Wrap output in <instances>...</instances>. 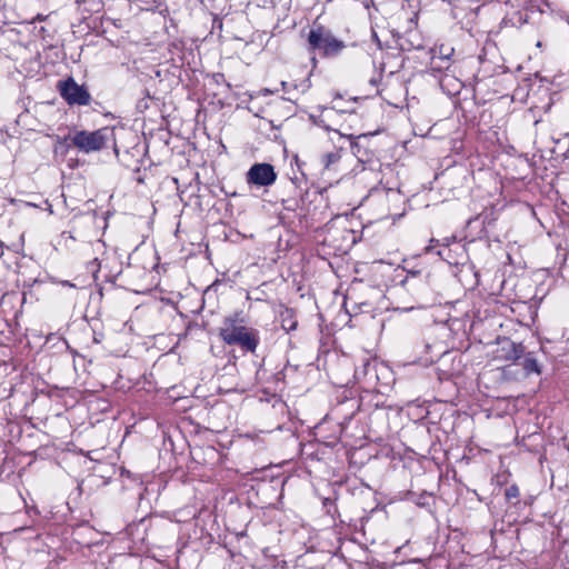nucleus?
<instances>
[{
    "label": "nucleus",
    "instance_id": "obj_9",
    "mask_svg": "<svg viewBox=\"0 0 569 569\" xmlns=\"http://www.w3.org/2000/svg\"><path fill=\"white\" fill-rule=\"evenodd\" d=\"M455 49L450 46L440 44L432 50V54H436L440 59V62L451 64L450 58L453 54Z\"/></svg>",
    "mask_w": 569,
    "mask_h": 569
},
{
    "label": "nucleus",
    "instance_id": "obj_20",
    "mask_svg": "<svg viewBox=\"0 0 569 569\" xmlns=\"http://www.w3.org/2000/svg\"><path fill=\"white\" fill-rule=\"evenodd\" d=\"M487 218H488V214L481 213V214H479L476 219H477V220H478V219H482V222L485 223V222H486V220H487Z\"/></svg>",
    "mask_w": 569,
    "mask_h": 569
},
{
    "label": "nucleus",
    "instance_id": "obj_16",
    "mask_svg": "<svg viewBox=\"0 0 569 569\" xmlns=\"http://www.w3.org/2000/svg\"><path fill=\"white\" fill-rule=\"evenodd\" d=\"M62 237L66 238V239H71V240H76V237L72 234L71 231H64L62 233Z\"/></svg>",
    "mask_w": 569,
    "mask_h": 569
},
{
    "label": "nucleus",
    "instance_id": "obj_8",
    "mask_svg": "<svg viewBox=\"0 0 569 569\" xmlns=\"http://www.w3.org/2000/svg\"><path fill=\"white\" fill-rule=\"evenodd\" d=\"M523 361H522V368L526 372V375L537 373L539 375L541 372L540 366L538 363V360L536 359L533 352H527L523 353Z\"/></svg>",
    "mask_w": 569,
    "mask_h": 569
},
{
    "label": "nucleus",
    "instance_id": "obj_21",
    "mask_svg": "<svg viewBox=\"0 0 569 569\" xmlns=\"http://www.w3.org/2000/svg\"><path fill=\"white\" fill-rule=\"evenodd\" d=\"M44 19H46V17H44V16H42V14H38V16L33 19V21H36V20H37V21H43Z\"/></svg>",
    "mask_w": 569,
    "mask_h": 569
},
{
    "label": "nucleus",
    "instance_id": "obj_25",
    "mask_svg": "<svg viewBox=\"0 0 569 569\" xmlns=\"http://www.w3.org/2000/svg\"><path fill=\"white\" fill-rule=\"evenodd\" d=\"M96 342H100L99 337H94Z\"/></svg>",
    "mask_w": 569,
    "mask_h": 569
},
{
    "label": "nucleus",
    "instance_id": "obj_5",
    "mask_svg": "<svg viewBox=\"0 0 569 569\" xmlns=\"http://www.w3.org/2000/svg\"><path fill=\"white\" fill-rule=\"evenodd\" d=\"M248 184L257 187H269L277 180V173L272 164L267 162L254 163L246 174Z\"/></svg>",
    "mask_w": 569,
    "mask_h": 569
},
{
    "label": "nucleus",
    "instance_id": "obj_18",
    "mask_svg": "<svg viewBox=\"0 0 569 569\" xmlns=\"http://www.w3.org/2000/svg\"><path fill=\"white\" fill-rule=\"evenodd\" d=\"M433 242H438V241H437L436 239H431V240H430V243H433ZM431 251H432V247H431V244H429V246H427V247L425 248V252H426V253H429V252H431Z\"/></svg>",
    "mask_w": 569,
    "mask_h": 569
},
{
    "label": "nucleus",
    "instance_id": "obj_10",
    "mask_svg": "<svg viewBox=\"0 0 569 569\" xmlns=\"http://www.w3.org/2000/svg\"><path fill=\"white\" fill-rule=\"evenodd\" d=\"M70 136L57 137L54 144V153L66 154L71 147H73Z\"/></svg>",
    "mask_w": 569,
    "mask_h": 569
},
{
    "label": "nucleus",
    "instance_id": "obj_14",
    "mask_svg": "<svg viewBox=\"0 0 569 569\" xmlns=\"http://www.w3.org/2000/svg\"><path fill=\"white\" fill-rule=\"evenodd\" d=\"M369 367H370V362L366 361L361 369H357L356 370V372H355L356 378L360 379L361 376L365 377L367 375V370H368Z\"/></svg>",
    "mask_w": 569,
    "mask_h": 569
},
{
    "label": "nucleus",
    "instance_id": "obj_15",
    "mask_svg": "<svg viewBox=\"0 0 569 569\" xmlns=\"http://www.w3.org/2000/svg\"><path fill=\"white\" fill-rule=\"evenodd\" d=\"M420 274L419 270H408V276L401 281V284L405 286L408 282L409 277H417Z\"/></svg>",
    "mask_w": 569,
    "mask_h": 569
},
{
    "label": "nucleus",
    "instance_id": "obj_12",
    "mask_svg": "<svg viewBox=\"0 0 569 569\" xmlns=\"http://www.w3.org/2000/svg\"><path fill=\"white\" fill-rule=\"evenodd\" d=\"M450 67H451V64H447L445 62H440V59L437 58L436 54L431 56L430 69L433 72H447V71H449Z\"/></svg>",
    "mask_w": 569,
    "mask_h": 569
},
{
    "label": "nucleus",
    "instance_id": "obj_23",
    "mask_svg": "<svg viewBox=\"0 0 569 569\" xmlns=\"http://www.w3.org/2000/svg\"><path fill=\"white\" fill-rule=\"evenodd\" d=\"M62 343L66 346V348H69V346H68L66 340H62Z\"/></svg>",
    "mask_w": 569,
    "mask_h": 569
},
{
    "label": "nucleus",
    "instance_id": "obj_22",
    "mask_svg": "<svg viewBox=\"0 0 569 569\" xmlns=\"http://www.w3.org/2000/svg\"><path fill=\"white\" fill-rule=\"evenodd\" d=\"M61 283H62V286H64V287H73V284H72L71 282L67 281V280H66V281H62Z\"/></svg>",
    "mask_w": 569,
    "mask_h": 569
},
{
    "label": "nucleus",
    "instance_id": "obj_17",
    "mask_svg": "<svg viewBox=\"0 0 569 569\" xmlns=\"http://www.w3.org/2000/svg\"><path fill=\"white\" fill-rule=\"evenodd\" d=\"M213 78H214V80H216L217 82L224 81V76H223V73H216V74L213 76Z\"/></svg>",
    "mask_w": 569,
    "mask_h": 569
},
{
    "label": "nucleus",
    "instance_id": "obj_4",
    "mask_svg": "<svg viewBox=\"0 0 569 569\" xmlns=\"http://www.w3.org/2000/svg\"><path fill=\"white\" fill-rule=\"evenodd\" d=\"M58 90L60 96L70 106H88L91 101V96L84 86H80L72 77L58 82Z\"/></svg>",
    "mask_w": 569,
    "mask_h": 569
},
{
    "label": "nucleus",
    "instance_id": "obj_13",
    "mask_svg": "<svg viewBox=\"0 0 569 569\" xmlns=\"http://www.w3.org/2000/svg\"><path fill=\"white\" fill-rule=\"evenodd\" d=\"M505 497L508 501L519 497V488L516 485L509 486L505 491Z\"/></svg>",
    "mask_w": 569,
    "mask_h": 569
},
{
    "label": "nucleus",
    "instance_id": "obj_1",
    "mask_svg": "<svg viewBox=\"0 0 569 569\" xmlns=\"http://www.w3.org/2000/svg\"><path fill=\"white\" fill-rule=\"evenodd\" d=\"M219 337L228 346H238L247 352H254L259 342L257 329L244 326L239 312L226 317L219 328Z\"/></svg>",
    "mask_w": 569,
    "mask_h": 569
},
{
    "label": "nucleus",
    "instance_id": "obj_6",
    "mask_svg": "<svg viewBox=\"0 0 569 569\" xmlns=\"http://www.w3.org/2000/svg\"><path fill=\"white\" fill-rule=\"evenodd\" d=\"M525 353V347L522 343H516L510 339H503L499 342V348L497 349V358L505 361H510L516 363L519 359L522 358Z\"/></svg>",
    "mask_w": 569,
    "mask_h": 569
},
{
    "label": "nucleus",
    "instance_id": "obj_11",
    "mask_svg": "<svg viewBox=\"0 0 569 569\" xmlns=\"http://www.w3.org/2000/svg\"><path fill=\"white\" fill-rule=\"evenodd\" d=\"M341 156L339 152H328L321 157V163L323 166V169L330 170L333 164L338 163Z\"/></svg>",
    "mask_w": 569,
    "mask_h": 569
},
{
    "label": "nucleus",
    "instance_id": "obj_26",
    "mask_svg": "<svg viewBox=\"0 0 569 569\" xmlns=\"http://www.w3.org/2000/svg\"><path fill=\"white\" fill-rule=\"evenodd\" d=\"M281 84H282V87H283V89H284V88H286V86H287V82H284V81H283Z\"/></svg>",
    "mask_w": 569,
    "mask_h": 569
},
{
    "label": "nucleus",
    "instance_id": "obj_3",
    "mask_svg": "<svg viewBox=\"0 0 569 569\" xmlns=\"http://www.w3.org/2000/svg\"><path fill=\"white\" fill-rule=\"evenodd\" d=\"M71 141L73 147L83 153L101 151L111 143L113 146L114 153L117 156L119 154L116 142L114 128L112 127H102L94 131H76L71 138Z\"/></svg>",
    "mask_w": 569,
    "mask_h": 569
},
{
    "label": "nucleus",
    "instance_id": "obj_19",
    "mask_svg": "<svg viewBox=\"0 0 569 569\" xmlns=\"http://www.w3.org/2000/svg\"><path fill=\"white\" fill-rule=\"evenodd\" d=\"M138 107L139 108H148V103H147V101H144V99H142L139 101Z\"/></svg>",
    "mask_w": 569,
    "mask_h": 569
},
{
    "label": "nucleus",
    "instance_id": "obj_24",
    "mask_svg": "<svg viewBox=\"0 0 569 569\" xmlns=\"http://www.w3.org/2000/svg\"><path fill=\"white\" fill-rule=\"evenodd\" d=\"M426 361L433 362V361H435V359L431 357L430 359H426Z\"/></svg>",
    "mask_w": 569,
    "mask_h": 569
},
{
    "label": "nucleus",
    "instance_id": "obj_7",
    "mask_svg": "<svg viewBox=\"0 0 569 569\" xmlns=\"http://www.w3.org/2000/svg\"><path fill=\"white\" fill-rule=\"evenodd\" d=\"M279 318H280L281 328L284 331L290 332V331H293L297 329L298 321H297L296 312L293 309L283 308L279 313Z\"/></svg>",
    "mask_w": 569,
    "mask_h": 569
},
{
    "label": "nucleus",
    "instance_id": "obj_2",
    "mask_svg": "<svg viewBox=\"0 0 569 569\" xmlns=\"http://www.w3.org/2000/svg\"><path fill=\"white\" fill-rule=\"evenodd\" d=\"M307 43L308 52L313 54L311 58L313 66L317 64L316 53L326 59L336 58L347 47L343 40L338 39L330 29L319 23H313L310 28Z\"/></svg>",
    "mask_w": 569,
    "mask_h": 569
}]
</instances>
